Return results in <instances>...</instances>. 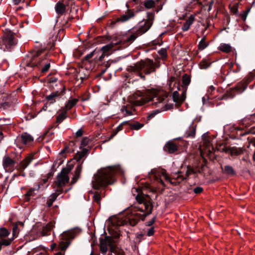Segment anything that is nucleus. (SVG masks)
Returning a JSON list of instances; mask_svg holds the SVG:
<instances>
[{"label":"nucleus","mask_w":255,"mask_h":255,"mask_svg":"<svg viewBox=\"0 0 255 255\" xmlns=\"http://www.w3.org/2000/svg\"><path fill=\"white\" fill-rule=\"evenodd\" d=\"M82 167L81 164L78 165L76 167V168L75 171V174L71 180V182L72 184L76 183L77 182V181L78 180V179H79L80 175V173L82 171Z\"/></svg>","instance_id":"24"},{"label":"nucleus","mask_w":255,"mask_h":255,"mask_svg":"<svg viewBox=\"0 0 255 255\" xmlns=\"http://www.w3.org/2000/svg\"><path fill=\"white\" fill-rule=\"evenodd\" d=\"M219 49L226 53H229L232 51V47L229 44L226 43H222L219 47Z\"/></svg>","instance_id":"25"},{"label":"nucleus","mask_w":255,"mask_h":255,"mask_svg":"<svg viewBox=\"0 0 255 255\" xmlns=\"http://www.w3.org/2000/svg\"><path fill=\"white\" fill-rule=\"evenodd\" d=\"M74 237L73 231H68L64 232L60 236V239L63 240L59 243V248L61 251H65L70 245V240Z\"/></svg>","instance_id":"10"},{"label":"nucleus","mask_w":255,"mask_h":255,"mask_svg":"<svg viewBox=\"0 0 255 255\" xmlns=\"http://www.w3.org/2000/svg\"><path fill=\"white\" fill-rule=\"evenodd\" d=\"M207 46L208 44L205 42L204 38H203L199 43L198 48L199 49L202 50L207 47Z\"/></svg>","instance_id":"37"},{"label":"nucleus","mask_w":255,"mask_h":255,"mask_svg":"<svg viewBox=\"0 0 255 255\" xmlns=\"http://www.w3.org/2000/svg\"><path fill=\"white\" fill-rule=\"evenodd\" d=\"M50 105L48 104V103H46L44 105V106H43V107L42 108V110H44V111H46L48 108V107Z\"/></svg>","instance_id":"51"},{"label":"nucleus","mask_w":255,"mask_h":255,"mask_svg":"<svg viewBox=\"0 0 255 255\" xmlns=\"http://www.w3.org/2000/svg\"><path fill=\"white\" fill-rule=\"evenodd\" d=\"M48 181V178H44L42 180V184L46 183Z\"/></svg>","instance_id":"53"},{"label":"nucleus","mask_w":255,"mask_h":255,"mask_svg":"<svg viewBox=\"0 0 255 255\" xmlns=\"http://www.w3.org/2000/svg\"><path fill=\"white\" fill-rule=\"evenodd\" d=\"M250 9H249L246 11H244L243 12V13H242L241 14V18L244 21H245L246 20L248 14L249 12H250Z\"/></svg>","instance_id":"44"},{"label":"nucleus","mask_w":255,"mask_h":255,"mask_svg":"<svg viewBox=\"0 0 255 255\" xmlns=\"http://www.w3.org/2000/svg\"><path fill=\"white\" fill-rule=\"evenodd\" d=\"M66 110L65 109L62 110L61 113L59 114L57 117L56 122L58 123H61L66 118Z\"/></svg>","instance_id":"28"},{"label":"nucleus","mask_w":255,"mask_h":255,"mask_svg":"<svg viewBox=\"0 0 255 255\" xmlns=\"http://www.w3.org/2000/svg\"><path fill=\"white\" fill-rule=\"evenodd\" d=\"M172 98L174 102L176 103L180 104L184 100L185 96L183 93H182V96H180L179 93L177 91H174L172 94Z\"/></svg>","instance_id":"23"},{"label":"nucleus","mask_w":255,"mask_h":255,"mask_svg":"<svg viewBox=\"0 0 255 255\" xmlns=\"http://www.w3.org/2000/svg\"><path fill=\"white\" fill-rule=\"evenodd\" d=\"M223 171L224 173L228 175H234L235 174L234 169L230 165L225 166L224 169H223Z\"/></svg>","instance_id":"30"},{"label":"nucleus","mask_w":255,"mask_h":255,"mask_svg":"<svg viewBox=\"0 0 255 255\" xmlns=\"http://www.w3.org/2000/svg\"><path fill=\"white\" fill-rule=\"evenodd\" d=\"M149 174L151 177L152 176L155 179L159 180L162 184H163V179L166 181L170 182L171 184L173 183L171 178L166 174L165 170L163 169H153L151 170Z\"/></svg>","instance_id":"9"},{"label":"nucleus","mask_w":255,"mask_h":255,"mask_svg":"<svg viewBox=\"0 0 255 255\" xmlns=\"http://www.w3.org/2000/svg\"><path fill=\"white\" fill-rule=\"evenodd\" d=\"M158 53L163 57L165 58L166 56L167 52L165 49H161L158 51Z\"/></svg>","instance_id":"45"},{"label":"nucleus","mask_w":255,"mask_h":255,"mask_svg":"<svg viewBox=\"0 0 255 255\" xmlns=\"http://www.w3.org/2000/svg\"><path fill=\"white\" fill-rule=\"evenodd\" d=\"M88 150L86 148L83 149L81 151L78 152L76 155L75 158L77 161H79L88 153Z\"/></svg>","instance_id":"27"},{"label":"nucleus","mask_w":255,"mask_h":255,"mask_svg":"<svg viewBox=\"0 0 255 255\" xmlns=\"http://www.w3.org/2000/svg\"><path fill=\"white\" fill-rule=\"evenodd\" d=\"M33 140V138L29 134L24 133L20 136H17L15 140V143L17 146L21 148L23 145H26L31 143Z\"/></svg>","instance_id":"12"},{"label":"nucleus","mask_w":255,"mask_h":255,"mask_svg":"<svg viewBox=\"0 0 255 255\" xmlns=\"http://www.w3.org/2000/svg\"><path fill=\"white\" fill-rule=\"evenodd\" d=\"M100 251L101 253L105 255L109 248L111 252H114V247L113 243V239L110 237H106L100 241Z\"/></svg>","instance_id":"11"},{"label":"nucleus","mask_w":255,"mask_h":255,"mask_svg":"<svg viewBox=\"0 0 255 255\" xmlns=\"http://www.w3.org/2000/svg\"><path fill=\"white\" fill-rule=\"evenodd\" d=\"M72 169V167H67L63 168L57 177V180L55 182L57 187L61 188L64 186L69 180V177L68 176V173Z\"/></svg>","instance_id":"8"},{"label":"nucleus","mask_w":255,"mask_h":255,"mask_svg":"<svg viewBox=\"0 0 255 255\" xmlns=\"http://www.w3.org/2000/svg\"><path fill=\"white\" fill-rule=\"evenodd\" d=\"M202 191H203V189H202V188H201L200 187H197L195 188L194 189V192L196 194H199V193H201Z\"/></svg>","instance_id":"46"},{"label":"nucleus","mask_w":255,"mask_h":255,"mask_svg":"<svg viewBox=\"0 0 255 255\" xmlns=\"http://www.w3.org/2000/svg\"><path fill=\"white\" fill-rule=\"evenodd\" d=\"M53 203V202H51V199H49V200L47 201V202L48 206L50 207L52 205Z\"/></svg>","instance_id":"52"},{"label":"nucleus","mask_w":255,"mask_h":255,"mask_svg":"<svg viewBox=\"0 0 255 255\" xmlns=\"http://www.w3.org/2000/svg\"><path fill=\"white\" fill-rule=\"evenodd\" d=\"M147 16L146 20L140 23L138 29L136 30V31L133 30V32L126 39L127 42L131 43L133 42L138 35L145 33L150 28L152 24L154 19V12H148L147 13Z\"/></svg>","instance_id":"6"},{"label":"nucleus","mask_w":255,"mask_h":255,"mask_svg":"<svg viewBox=\"0 0 255 255\" xmlns=\"http://www.w3.org/2000/svg\"><path fill=\"white\" fill-rule=\"evenodd\" d=\"M136 199L138 204L126 210L123 216L111 217L106 221L109 230H112L119 226L129 225L135 226L139 220L151 213L152 206L150 201L146 200L143 196L138 194Z\"/></svg>","instance_id":"1"},{"label":"nucleus","mask_w":255,"mask_h":255,"mask_svg":"<svg viewBox=\"0 0 255 255\" xmlns=\"http://www.w3.org/2000/svg\"><path fill=\"white\" fill-rule=\"evenodd\" d=\"M152 224H153V223H152V222H151V221H150L147 223V226H150L152 225Z\"/></svg>","instance_id":"55"},{"label":"nucleus","mask_w":255,"mask_h":255,"mask_svg":"<svg viewBox=\"0 0 255 255\" xmlns=\"http://www.w3.org/2000/svg\"><path fill=\"white\" fill-rule=\"evenodd\" d=\"M224 151L231 154L232 156H237L243 153L242 148H237L236 147H231L230 148L224 149Z\"/></svg>","instance_id":"22"},{"label":"nucleus","mask_w":255,"mask_h":255,"mask_svg":"<svg viewBox=\"0 0 255 255\" xmlns=\"http://www.w3.org/2000/svg\"><path fill=\"white\" fill-rule=\"evenodd\" d=\"M128 123V122H124L123 123H122V124H121L117 128H116V130L114 131V133H113L111 136H110V139L112 138L113 137H114L117 134V133L120 131V130H121L123 128V126L125 124H126Z\"/></svg>","instance_id":"34"},{"label":"nucleus","mask_w":255,"mask_h":255,"mask_svg":"<svg viewBox=\"0 0 255 255\" xmlns=\"http://www.w3.org/2000/svg\"><path fill=\"white\" fill-rule=\"evenodd\" d=\"M144 5L147 8H151L154 6L155 2L153 0H147L144 1Z\"/></svg>","instance_id":"35"},{"label":"nucleus","mask_w":255,"mask_h":255,"mask_svg":"<svg viewBox=\"0 0 255 255\" xmlns=\"http://www.w3.org/2000/svg\"><path fill=\"white\" fill-rule=\"evenodd\" d=\"M2 134H2V131L0 130V136H2Z\"/></svg>","instance_id":"59"},{"label":"nucleus","mask_w":255,"mask_h":255,"mask_svg":"<svg viewBox=\"0 0 255 255\" xmlns=\"http://www.w3.org/2000/svg\"><path fill=\"white\" fill-rule=\"evenodd\" d=\"M201 170L197 168L194 169L190 166H187L185 175L182 174V172L178 171L177 172L173 173L171 174L172 179H175L177 180L178 183H180L189 175L196 174L197 172L200 173Z\"/></svg>","instance_id":"7"},{"label":"nucleus","mask_w":255,"mask_h":255,"mask_svg":"<svg viewBox=\"0 0 255 255\" xmlns=\"http://www.w3.org/2000/svg\"><path fill=\"white\" fill-rule=\"evenodd\" d=\"M65 150H66L65 149H63V150L60 152V154H63V153L65 152Z\"/></svg>","instance_id":"58"},{"label":"nucleus","mask_w":255,"mask_h":255,"mask_svg":"<svg viewBox=\"0 0 255 255\" xmlns=\"http://www.w3.org/2000/svg\"><path fill=\"white\" fill-rule=\"evenodd\" d=\"M58 195V194H57V193H53L50 196L49 199H51V202H54L56 200V199Z\"/></svg>","instance_id":"47"},{"label":"nucleus","mask_w":255,"mask_h":255,"mask_svg":"<svg viewBox=\"0 0 255 255\" xmlns=\"http://www.w3.org/2000/svg\"><path fill=\"white\" fill-rule=\"evenodd\" d=\"M182 82H183V84L184 85H188L190 83V77L187 75H184L182 78Z\"/></svg>","instance_id":"40"},{"label":"nucleus","mask_w":255,"mask_h":255,"mask_svg":"<svg viewBox=\"0 0 255 255\" xmlns=\"http://www.w3.org/2000/svg\"><path fill=\"white\" fill-rule=\"evenodd\" d=\"M14 161L9 157L4 156L3 158L2 165L6 171H12L14 167Z\"/></svg>","instance_id":"13"},{"label":"nucleus","mask_w":255,"mask_h":255,"mask_svg":"<svg viewBox=\"0 0 255 255\" xmlns=\"http://www.w3.org/2000/svg\"><path fill=\"white\" fill-rule=\"evenodd\" d=\"M42 185V184H38L35 186L33 188H31L26 194L25 197V201H29L30 200V197L33 196L36 193L35 191H38L40 188V186Z\"/></svg>","instance_id":"19"},{"label":"nucleus","mask_w":255,"mask_h":255,"mask_svg":"<svg viewBox=\"0 0 255 255\" xmlns=\"http://www.w3.org/2000/svg\"><path fill=\"white\" fill-rule=\"evenodd\" d=\"M76 136L78 137L81 136L83 134V131L82 129H79L76 133Z\"/></svg>","instance_id":"50"},{"label":"nucleus","mask_w":255,"mask_h":255,"mask_svg":"<svg viewBox=\"0 0 255 255\" xmlns=\"http://www.w3.org/2000/svg\"><path fill=\"white\" fill-rule=\"evenodd\" d=\"M58 97V93L57 92H54L51 93L49 96H47L46 99L50 101L49 103H48L49 105L54 103L55 102L56 98Z\"/></svg>","instance_id":"29"},{"label":"nucleus","mask_w":255,"mask_h":255,"mask_svg":"<svg viewBox=\"0 0 255 255\" xmlns=\"http://www.w3.org/2000/svg\"><path fill=\"white\" fill-rule=\"evenodd\" d=\"M155 217H154L152 219V220H151V222H152V223H154V222H155Z\"/></svg>","instance_id":"56"},{"label":"nucleus","mask_w":255,"mask_h":255,"mask_svg":"<svg viewBox=\"0 0 255 255\" xmlns=\"http://www.w3.org/2000/svg\"><path fill=\"white\" fill-rule=\"evenodd\" d=\"M164 149L170 153H174L177 150V146L173 142H168L164 146Z\"/></svg>","instance_id":"21"},{"label":"nucleus","mask_w":255,"mask_h":255,"mask_svg":"<svg viewBox=\"0 0 255 255\" xmlns=\"http://www.w3.org/2000/svg\"><path fill=\"white\" fill-rule=\"evenodd\" d=\"M103 58V56H102L101 57H100V59Z\"/></svg>","instance_id":"63"},{"label":"nucleus","mask_w":255,"mask_h":255,"mask_svg":"<svg viewBox=\"0 0 255 255\" xmlns=\"http://www.w3.org/2000/svg\"><path fill=\"white\" fill-rule=\"evenodd\" d=\"M143 125L139 123H135L131 126V128L133 129L138 130L143 127Z\"/></svg>","instance_id":"43"},{"label":"nucleus","mask_w":255,"mask_h":255,"mask_svg":"<svg viewBox=\"0 0 255 255\" xmlns=\"http://www.w3.org/2000/svg\"><path fill=\"white\" fill-rule=\"evenodd\" d=\"M165 97L164 92L161 90L153 89L138 91L133 95V102L135 106H141L146 102L151 101L152 105L163 109Z\"/></svg>","instance_id":"2"},{"label":"nucleus","mask_w":255,"mask_h":255,"mask_svg":"<svg viewBox=\"0 0 255 255\" xmlns=\"http://www.w3.org/2000/svg\"><path fill=\"white\" fill-rule=\"evenodd\" d=\"M195 21V16L193 15H190L183 23L182 27V30L183 31H187L190 29V27L192 24H193Z\"/></svg>","instance_id":"18"},{"label":"nucleus","mask_w":255,"mask_h":255,"mask_svg":"<svg viewBox=\"0 0 255 255\" xmlns=\"http://www.w3.org/2000/svg\"><path fill=\"white\" fill-rule=\"evenodd\" d=\"M33 159L32 155H29L23 159L19 164V167L20 169H25L32 162Z\"/></svg>","instance_id":"20"},{"label":"nucleus","mask_w":255,"mask_h":255,"mask_svg":"<svg viewBox=\"0 0 255 255\" xmlns=\"http://www.w3.org/2000/svg\"><path fill=\"white\" fill-rule=\"evenodd\" d=\"M55 9L57 13L61 14L64 12L65 7L64 4L59 3L56 5Z\"/></svg>","instance_id":"33"},{"label":"nucleus","mask_w":255,"mask_h":255,"mask_svg":"<svg viewBox=\"0 0 255 255\" xmlns=\"http://www.w3.org/2000/svg\"><path fill=\"white\" fill-rule=\"evenodd\" d=\"M128 69L129 72H134L141 79H144V76L142 75L141 71H142L145 74H149L154 71V66L152 60L146 59L136 63L134 66H130Z\"/></svg>","instance_id":"5"},{"label":"nucleus","mask_w":255,"mask_h":255,"mask_svg":"<svg viewBox=\"0 0 255 255\" xmlns=\"http://www.w3.org/2000/svg\"><path fill=\"white\" fill-rule=\"evenodd\" d=\"M154 233V228H153V227H152V228H150L148 230V232H147V235L148 236H152V235H153Z\"/></svg>","instance_id":"48"},{"label":"nucleus","mask_w":255,"mask_h":255,"mask_svg":"<svg viewBox=\"0 0 255 255\" xmlns=\"http://www.w3.org/2000/svg\"><path fill=\"white\" fill-rule=\"evenodd\" d=\"M49 55L46 50H38L34 54L31 65L32 67H37L42 73L47 72L50 67V61Z\"/></svg>","instance_id":"4"},{"label":"nucleus","mask_w":255,"mask_h":255,"mask_svg":"<svg viewBox=\"0 0 255 255\" xmlns=\"http://www.w3.org/2000/svg\"><path fill=\"white\" fill-rule=\"evenodd\" d=\"M94 52L93 51L92 52H91L90 54L87 55L85 57V59L86 60H89L90 59H91L94 55Z\"/></svg>","instance_id":"49"},{"label":"nucleus","mask_w":255,"mask_h":255,"mask_svg":"<svg viewBox=\"0 0 255 255\" xmlns=\"http://www.w3.org/2000/svg\"><path fill=\"white\" fill-rule=\"evenodd\" d=\"M202 139L203 140V147H201V151L204 148V146H205V150H207L208 152H211V149H212L213 148L211 147L210 139L207 133H204L202 135Z\"/></svg>","instance_id":"15"},{"label":"nucleus","mask_w":255,"mask_h":255,"mask_svg":"<svg viewBox=\"0 0 255 255\" xmlns=\"http://www.w3.org/2000/svg\"><path fill=\"white\" fill-rule=\"evenodd\" d=\"M12 239H1L0 240V245H4V246H8L10 244L11 240Z\"/></svg>","instance_id":"41"},{"label":"nucleus","mask_w":255,"mask_h":255,"mask_svg":"<svg viewBox=\"0 0 255 255\" xmlns=\"http://www.w3.org/2000/svg\"><path fill=\"white\" fill-rule=\"evenodd\" d=\"M90 255H93V252H91V253Z\"/></svg>","instance_id":"61"},{"label":"nucleus","mask_w":255,"mask_h":255,"mask_svg":"<svg viewBox=\"0 0 255 255\" xmlns=\"http://www.w3.org/2000/svg\"><path fill=\"white\" fill-rule=\"evenodd\" d=\"M56 246V244H53L51 246V248L52 250H53Z\"/></svg>","instance_id":"54"},{"label":"nucleus","mask_w":255,"mask_h":255,"mask_svg":"<svg viewBox=\"0 0 255 255\" xmlns=\"http://www.w3.org/2000/svg\"><path fill=\"white\" fill-rule=\"evenodd\" d=\"M103 58V56H102L101 57H100V59Z\"/></svg>","instance_id":"64"},{"label":"nucleus","mask_w":255,"mask_h":255,"mask_svg":"<svg viewBox=\"0 0 255 255\" xmlns=\"http://www.w3.org/2000/svg\"><path fill=\"white\" fill-rule=\"evenodd\" d=\"M85 140V139H84V140H82V143H83V144L84 143Z\"/></svg>","instance_id":"60"},{"label":"nucleus","mask_w":255,"mask_h":255,"mask_svg":"<svg viewBox=\"0 0 255 255\" xmlns=\"http://www.w3.org/2000/svg\"><path fill=\"white\" fill-rule=\"evenodd\" d=\"M211 65V62L206 59H203L199 64L200 69H205L209 67Z\"/></svg>","instance_id":"31"},{"label":"nucleus","mask_w":255,"mask_h":255,"mask_svg":"<svg viewBox=\"0 0 255 255\" xmlns=\"http://www.w3.org/2000/svg\"><path fill=\"white\" fill-rule=\"evenodd\" d=\"M134 13L131 10H128L127 12L122 15L117 19V22H125L134 16Z\"/></svg>","instance_id":"17"},{"label":"nucleus","mask_w":255,"mask_h":255,"mask_svg":"<svg viewBox=\"0 0 255 255\" xmlns=\"http://www.w3.org/2000/svg\"><path fill=\"white\" fill-rule=\"evenodd\" d=\"M2 41L7 48H10L15 44L14 36L10 32L4 35Z\"/></svg>","instance_id":"14"},{"label":"nucleus","mask_w":255,"mask_h":255,"mask_svg":"<svg viewBox=\"0 0 255 255\" xmlns=\"http://www.w3.org/2000/svg\"><path fill=\"white\" fill-rule=\"evenodd\" d=\"M114 46L113 43H110L102 47L101 50L104 53H106L111 50Z\"/></svg>","instance_id":"36"},{"label":"nucleus","mask_w":255,"mask_h":255,"mask_svg":"<svg viewBox=\"0 0 255 255\" xmlns=\"http://www.w3.org/2000/svg\"><path fill=\"white\" fill-rule=\"evenodd\" d=\"M9 235V232L8 230H7L5 228H0V236L1 237H6L8 236Z\"/></svg>","instance_id":"39"},{"label":"nucleus","mask_w":255,"mask_h":255,"mask_svg":"<svg viewBox=\"0 0 255 255\" xmlns=\"http://www.w3.org/2000/svg\"><path fill=\"white\" fill-rule=\"evenodd\" d=\"M56 255H64V254H62V253H61V252H59V253H58L57 254H56Z\"/></svg>","instance_id":"57"},{"label":"nucleus","mask_w":255,"mask_h":255,"mask_svg":"<svg viewBox=\"0 0 255 255\" xmlns=\"http://www.w3.org/2000/svg\"><path fill=\"white\" fill-rule=\"evenodd\" d=\"M103 58V56H102L101 57H100V59Z\"/></svg>","instance_id":"62"},{"label":"nucleus","mask_w":255,"mask_h":255,"mask_svg":"<svg viewBox=\"0 0 255 255\" xmlns=\"http://www.w3.org/2000/svg\"><path fill=\"white\" fill-rule=\"evenodd\" d=\"M119 173H123L120 166H110L99 169L94 175L92 181L93 188L98 189L114 183L115 181L114 176Z\"/></svg>","instance_id":"3"},{"label":"nucleus","mask_w":255,"mask_h":255,"mask_svg":"<svg viewBox=\"0 0 255 255\" xmlns=\"http://www.w3.org/2000/svg\"><path fill=\"white\" fill-rule=\"evenodd\" d=\"M19 230L17 225H14L12 229V234H13V238L16 237L18 234Z\"/></svg>","instance_id":"42"},{"label":"nucleus","mask_w":255,"mask_h":255,"mask_svg":"<svg viewBox=\"0 0 255 255\" xmlns=\"http://www.w3.org/2000/svg\"><path fill=\"white\" fill-rule=\"evenodd\" d=\"M121 111L123 113L125 117L133 115V111L131 110H129L127 106H124L122 108Z\"/></svg>","instance_id":"32"},{"label":"nucleus","mask_w":255,"mask_h":255,"mask_svg":"<svg viewBox=\"0 0 255 255\" xmlns=\"http://www.w3.org/2000/svg\"><path fill=\"white\" fill-rule=\"evenodd\" d=\"M196 134V126L192 123L184 132V136L186 138H194Z\"/></svg>","instance_id":"16"},{"label":"nucleus","mask_w":255,"mask_h":255,"mask_svg":"<svg viewBox=\"0 0 255 255\" xmlns=\"http://www.w3.org/2000/svg\"><path fill=\"white\" fill-rule=\"evenodd\" d=\"M102 197V191L100 192H96L94 195V200L98 203H99Z\"/></svg>","instance_id":"38"},{"label":"nucleus","mask_w":255,"mask_h":255,"mask_svg":"<svg viewBox=\"0 0 255 255\" xmlns=\"http://www.w3.org/2000/svg\"><path fill=\"white\" fill-rule=\"evenodd\" d=\"M78 102V100L76 99H73L69 101L65 105L64 108L65 110L67 112L70 110L73 107H74Z\"/></svg>","instance_id":"26"}]
</instances>
